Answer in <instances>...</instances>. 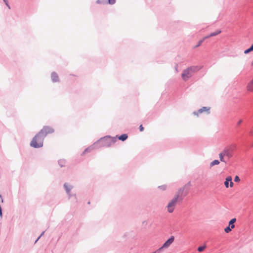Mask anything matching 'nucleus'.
<instances>
[{"label": "nucleus", "instance_id": "obj_26", "mask_svg": "<svg viewBox=\"0 0 253 253\" xmlns=\"http://www.w3.org/2000/svg\"><path fill=\"white\" fill-rule=\"evenodd\" d=\"M116 2V0H108V1H107V3H109L110 4H114Z\"/></svg>", "mask_w": 253, "mask_h": 253}, {"label": "nucleus", "instance_id": "obj_17", "mask_svg": "<svg viewBox=\"0 0 253 253\" xmlns=\"http://www.w3.org/2000/svg\"><path fill=\"white\" fill-rule=\"evenodd\" d=\"M219 161L217 160H215L214 161H213L212 162H211V163H210V166L211 168L212 167L215 166V165H218L219 164Z\"/></svg>", "mask_w": 253, "mask_h": 253}, {"label": "nucleus", "instance_id": "obj_38", "mask_svg": "<svg viewBox=\"0 0 253 253\" xmlns=\"http://www.w3.org/2000/svg\"><path fill=\"white\" fill-rule=\"evenodd\" d=\"M6 5L8 7L9 9L10 8V7L9 5L8 4V3H7V4H6Z\"/></svg>", "mask_w": 253, "mask_h": 253}, {"label": "nucleus", "instance_id": "obj_6", "mask_svg": "<svg viewBox=\"0 0 253 253\" xmlns=\"http://www.w3.org/2000/svg\"><path fill=\"white\" fill-rule=\"evenodd\" d=\"M174 240V237L173 236H171L167 241H166L162 247L160 248L159 249H161V251L163 250L164 248H169L170 245L173 242Z\"/></svg>", "mask_w": 253, "mask_h": 253}, {"label": "nucleus", "instance_id": "obj_30", "mask_svg": "<svg viewBox=\"0 0 253 253\" xmlns=\"http://www.w3.org/2000/svg\"><path fill=\"white\" fill-rule=\"evenodd\" d=\"M174 68H175V72L176 73H177L178 72V65L177 64L175 65Z\"/></svg>", "mask_w": 253, "mask_h": 253}, {"label": "nucleus", "instance_id": "obj_19", "mask_svg": "<svg viewBox=\"0 0 253 253\" xmlns=\"http://www.w3.org/2000/svg\"><path fill=\"white\" fill-rule=\"evenodd\" d=\"M225 156L224 155H223V153L222 152H221L219 154V159H220V160L221 161V162H225L226 163V161L225 160L224 158V157Z\"/></svg>", "mask_w": 253, "mask_h": 253}, {"label": "nucleus", "instance_id": "obj_11", "mask_svg": "<svg viewBox=\"0 0 253 253\" xmlns=\"http://www.w3.org/2000/svg\"><path fill=\"white\" fill-rule=\"evenodd\" d=\"M51 78L52 81L54 83L57 82L59 81V77L57 73L55 72H53L51 75Z\"/></svg>", "mask_w": 253, "mask_h": 253}, {"label": "nucleus", "instance_id": "obj_5", "mask_svg": "<svg viewBox=\"0 0 253 253\" xmlns=\"http://www.w3.org/2000/svg\"><path fill=\"white\" fill-rule=\"evenodd\" d=\"M191 186V182L189 181L187 184H186L183 187L179 188L178 190H181V193L180 194L181 195L183 196V197L184 198L185 196H186L189 191V189L190 188V187Z\"/></svg>", "mask_w": 253, "mask_h": 253}, {"label": "nucleus", "instance_id": "obj_33", "mask_svg": "<svg viewBox=\"0 0 253 253\" xmlns=\"http://www.w3.org/2000/svg\"><path fill=\"white\" fill-rule=\"evenodd\" d=\"M242 122V120H240L237 123V125L238 126H239Z\"/></svg>", "mask_w": 253, "mask_h": 253}, {"label": "nucleus", "instance_id": "obj_29", "mask_svg": "<svg viewBox=\"0 0 253 253\" xmlns=\"http://www.w3.org/2000/svg\"><path fill=\"white\" fill-rule=\"evenodd\" d=\"M139 130H140V131H143V130H144V127H143V126H142V125H141L139 126Z\"/></svg>", "mask_w": 253, "mask_h": 253}, {"label": "nucleus", "instance_id": "obj_27", "mask_svg": "<svg viewBox=\"0 0 253 253\" xmlns=\"http://www.w3.org/2000/svg\"><path fill=\"white\" fill-rule=\"evenodd\" d=\"M68 196V198L70 199L72 196H74L76 199V194H72L71 192H70L69 193H67Z\"/></svg>", "mask_w": 253, "mask_h": 253}, {"label": "nucleus", "instance_id": "obj_37", "mask_svg": "<svg viewBox=\"0 0 253 253\" xmlns=\"http://www.w3.org/2000/svg\"><path fill=\"white\" fill-rule=\"evenodd\" d=\"M251 135L253 136V130L252 131H251Z\"/></svg>", "mask_w": 253, "mask_h": 253}, {"label": "nucleus", "instance_id": "obj_12", "mask_svg": "<svg viewBox=\"0 0 253 253\" xmlns=\"http://www.w3.org/2000/svg\"><path fill=\"white\" fill-rule=\"evenodd\" d=\"M247 89L250 91H253V79L247 85Z\"/></svg>", "mask_w": 253, "mask_h": 253}, {"label": "nucleus", "instance_id": "obj_14", "mask_svg": "<svg viewBox=\"0 0 253 253\" xmlns=\"http://www.w3.org/2000/svg\"><path fill=\"white\" fill-rule=\"evenodd\" d=\"M127 137H128V136L126 134H123L120 135L118 137V139L120 140L124 141L127 138Z\"/></svg>", "mask_w": 253, "mask_h": 253}, {"label": "nucleus", "instance_id": "obj_22", "mask_svg": "<svg viewBox=\"0 0 253 253\" xmlns=\"http://www.w3.org/2000/svg\"><path fill=\"white\" fill-rule=\"evenodd\" d=\"M97 4H105L107 3V1L104 0H97L96 1Z\"/></svg>", "mask_w": 253, "mask_h": 253}, {"label": "nucleus", "instance_id": "obj_34", "mask_svg": "<svg viewBox=\"0 0 253 253\" xmlns=\"http://www.w3.org/2000/svg\"><path fill=\"white\" fill-rule=\"evenodd\" d=\"M44 232L45 231H43L39 237L41 238L44 234Z\"/></svg>", "mask_w": 253, "mask_h": 253}, {"label": "nucleus", "instance_id": "obj_13", "mask_svg": "<svg viewBox=\"0 0 253 253\" xmlns=\"http://www.w3.org/2000/svg\"><path fill=\"white\" fill-rule=\"evenodd\" d=\"M232 180V177L231 176H227L226 178L225 181L224 182V185L226 188H228L229 187V182Z\"/></svg>", "mask_w": 253, "mask_h": 253}, {"label": "nucleus", "instance_id": "obj_35", "mask_svg": "<svg viewBox=\"0 0 253 253\" xmlns=\"http://www.w3.org/2000/svg\"><path fill=\"white\" fill-rule=\"evenodd\" d=\"M3 0L4 2V3H5V4H7V3H8L7 0Z\"/></svg>", "mask_w": 253, "mask_h": 253}, {"label": "nucleus", "instance_id": "obj_39", "mask_svg": "<svg viewBox=\"0 0 253 253\" xmlns=\"http://www.w3.org/2000/svg\"><path fill=\"white\" fill-rule=\"evenodd\" d=\"M252 50L253 51V44L250 46Z\"/></svg>", "mask_w": 253, "mask_h": 253}, {"label": "nucleus", "instance_id": "obj_32", "mask_svg": "<svg viewBox=\"0 0 253 253\" xmlns=\"http://www.w3.org/2000/svg\"><path fill=\"white\" fill-rule=\"evenodd\" d=\"M233 185H234L233 182L232 181V180H231V181H230V186L231 187H232L233 186Z\"/></svg>", "mask_w": 253, "mask_h": 253}, {"label": "nucleus", "instance_id": "obj_3", "mask_svg": "<svg viewBox=\"0 0 253 253\" xmlns=\"http://www.w3.org/2000/svg\"><path fill=\"white\" fill-rule=\"evenodd\" d=\"M202 68L199 66H191L184 69L181 74L182 80L186 82L188 81L194 73L199 71Z\"/></svg>", "mask_w": 253, "mask_h": 253}, {"label": "nucleus", "instance_id": "obj_9", "mask_svg": "<svg viewBox=\"0 0 253 253\" xmlns=\"http://www.w3.org/2000/svg\"><path fill=\"white\" fill-rule=\"evenodd\" d=\"M95 148H98V142H96L94 143V144L93 145H92L91 146L86 148L84 150V151L83 152V154L84 155V154H85L86 153L90 152L92 150H93L94 149H95Z\"/></svg>", "mask_w": 253, "mask_h": 253}, {"label": "nucleus", "instance_id": "obj_1", "mask_svg": "<svg viewBox=\"0 0 253 253\" xmlns=\"http://www.w3.org/2000/svg\"><path fill=\"white\" fill-rule=\"evenodd\" d=\"M54 130L49 126H44L43 128L32 139L30 146L35 148H41L43 146V140L45 136L52 133Z\"/></svg>", "mask_w": 253, "mask_h": 253}, {"label": "nucleus", "instance_id": "obj_16", "mask_svg": "<svg viewBox=\"0 0 253 253\" xmlns=\"http://www.w3.org/2000/svg\"><path fill=\"white\" fill-rule=\"evenodd\" d=\"M66 164V161L64 159H60L58 161V164L60 167H63Z\"/></svg>", "mask_w": 253, "mask_h": 253}, {"label": "nucleus", "instance_id": "obj_28", "mask_svg": "<svg viewBox=\"0 0 253 253\" xmlns=\"http://www.w3.org/2000/svg\"><path fill=\"white\" fill-rule=\"evenodd\" d=\"M240 180V179L239 177L238 176L236 175L235 177L234 181L235 182H239Z\"/></svg>", "mask_w": 253, "mask_h": 253}, {"label": "nucleus", "instance_id": "obj_31", "mask_svg": "<svg viewBox=\"0 0 253 253\" xmlns=\"http://www.w3.org/2000/svg\"><path fill=\"white\" fill-rule=\"evenodd\" d=\"M210 37H211V36H210V35H208V36H205V37H204V38H203V39H204V40H205L206 39H208V38H210Z\"/></svg>", "mask_w": 253, "mask_h": 253}, {"label": "nucleus", "instance_id": "obj_10", "mask_svg": "<svg viewBox=\"0 0 253 253\" xmlns=\"http://www.w3.org/2000/svg\"><path fill=\"white\" fill-rule=\"evenodd\" d=\"M63 186L66 193H69L71 192L72 189L73 188V186L69 184L68 183H65Z\"/></svg>", "mask_w": 253, "mask_h": 253}, {"label": "nucleus", "instance_id": "obj_36", "mask_svg": "<svg viewBox=\"0 0 253 253\" xmlns=\"http://www.w3.org/2000/svg\"><path fill=\"white\" fill-rule=\"evenodd\" d=\"M40 237L38 238V239L35 241V244H36L38 242V241L40 239Z\"/></svg>", "mask_w": 253, "mask_h": 253}, {"label": "nucleus", "instance_id": "obj_18", "mask_svg": "<svg viewBox=\"0 0 253 253\" xmlns=\"http://www.w3.org/2000/svg\"><path fill=\"white\" fill-rule=\"evenodd\" d=\"M221 30H217L216 31H215L214 32L211 33L210 34V36H211V37L215 36L219 34L220 33H221Z\"/></svg>", "mask_w": 253, "mask_h": 253}, {"label": "nucleus", "instance_id": "obj_4", "mask_svg": "<svg viewBox=\"0 0 253 253\" xmlns=\"http://www.w3.org/2000/svg\"><path fill=\"white\" fill-rule=\"evenodd\" d=\"M116 137H111L107 135L101 138L96 142H98V148L101 147H110L113 145L117 141Z\"/></svg>", "mask_w": 253, "mask_h": 253}, {"label": "nucleus", "instance_id": "obj_24", "mask_svg": "<svg viewBox=\"0 0 253 253\" xmlns=\"http://www.w3.org/2000/svg\"><path fill=\"white\" fill-rule=\"evenodd\" d=\"M252 51H253L252 50L251 48L250 47L249 48L247 49L246 50H245L244 51V53L245 54H248L249 53H250V52H251Z\"/></svg>", "mask_w": 253, "mask_h": 253}, {"label": "nucleus", "instance_id": "obj_20", "mask_svg": "<svg viewBox=\"0 0 253 253\" xmlns=\"http://www.w3.org/2000/svg\"><path fill=\"white\" fill-rule=\"evenodd\" d=\"M206 247V246L205 245L199 247L198 248V251L199 252H202L205 249Z\"/></svg>", "mask_w": 253, "mask_h": 253}, {"label": "nucleus", "instance_id": "obj_8", "mask_svg": "<svg viewBox=\"0 0 253 253\" xmlns=\"http://www.w3.org/2000/svg\"><path fill=\"white\" fill-rule=\"evenodd\" d=\"M233 149L232 147L226 148L223 151L222 153L225 157L230 159L233 156Z\"/></svg>", "mask_w": 253, "mask_h": 253}, {"label": "nucleus", "instance_id": "obj_15", "mask_svg": "<svg viewBox=\"0 0 253 253\" xmlns=\"http://www.w3.org/2000/svg\"><path fill=\"white\" fill-rule=\"evenodd\" d=\"M236 219L234 218L230 220L229 222V225L231 226V228H234L235 227L234 223L236 222Z\"/></svg>", "mask_w": 253, "mask_h": 253}, {"label": "nucleus", "instance_id": "obj_7", "mask_svg": "<svg viewBox=\"0 0 253 253\" xmlns=\"http://www.w3.org/2000/svg\"><path fill=\"white\" fill-rule=\"evenodd\" d=\"M210 107H203L202 108L199 109L197 111H194L193 112V114L198 116L199 114H201L204 112H206L208 114H209L210 113Z\"/></svg>", "mask_w": 253, "mask_h": 253}, {"label": "nucleus", "instance_id": "obj_2", "mask_svg": "<svg viewBox=\"0 0 253 253\" xmlns=\"http://www.w3.org/2000/svg\"><path fill=\"white\" fill-rule=\"evenodd\" d=\"M181 190H178L173 199L169 203L167 206L169 212L172 213L174 211V207L176 204L178 203H180L183 201L184 197L183 195L180 194L181 193Z\"/></svg>", "mask_w": 253, "mask_h": 253}, {"label": "nucleus", "instance_id": "obj_21", "mask_svg": "<svg viewBox=\"0 0 253 253\" xmlns=\"http://www.w3.org/2000/svg\"><path fill=\"white\" fill-rule=\"evenodd\" d=\"M232 228H231V226H230L229 225H228V226L226 227L225 229H224V231L228 233L229 232H230L231 231V229Z\"/></svg>", "mask_w": 253, "mask_h": 253}, {"label": "nucleus", "instance_id": "obj_25", "mask_svg": "<svg viewBox=\"0 0 253 253\" xmlns=\"http://www.w3.org/2000/svg\"><path fill=\"white\" fill-rule=\"evenodd\" d=\"M158 188L162 190H165L167 188V186L166 185H163L161 186H159Z\"/></svg>", "mask_w": 253, "mask_h": 253}, {"label": "nucleus", "instance_id": "obj_23", "mask_svg": "<svg viewBox=\"0 0 253 253\" xmlns=\"http://www.w3.org/2000/svg\"><path fill=\"white\" fill-rule=\"evenodd\" d=\"M204 41H205V40H204L203 39V38L202 40H201L200 41H199V42H198V43H197V45H196L195 46V47H195V48H197V47H198L200 46L202 44V43H203V42Z\"/></svg>", "mask_w": 253, "mask_h": 253}]
</instances>
